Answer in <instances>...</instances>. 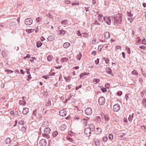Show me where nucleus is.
I'll use <instances>...</instances> for the list:
<instances>
[{
  "instance_id": "obj_49",
  "label": "nucleus",
  "mask_w": 146,
  "mask_h": 146,
  "mask_svg": "<svg viewBox=\"0 0 146 146\" xmlns=\"http://www.w3.org/2000/svg\"><path fill=\"white\" fill-rule=\"evenodd\" d=\"M100 81V80L98 79H94L93 80V82H96V83H99Z\"/></svg>"
},
{
  "instance_id": "obj_25",
  "label": "nucleus",
  "mask_w": 146,
  "mask_h": 146,
  "mask_svg": "<svg viewBox=\"0 0 146 146\" xmlns=\"http://www.w3.org/2000/svg\"><path fill=\"white\" fill-rule=\"evenodd\" d=\"M11 141V139L9 138H7L5 141V143L7 144L10 143Z\"/></svg>"
},
{
  "instance_id": "obj_5",
  "label": "nucleus",
  "mask_w": 146,
  "mask_h": 146,
  "mask_svg": "<svg viewBox=\"0 0 146 146\" xmlns=\"http://www.w3.org/2000/svg\"><path fill=\"white\" fill-rule=\"evenodd\" d=\"M91 131H92L89 128H88V127H87L85 129L84 133L86 136L88 137L90 136Z\"/></svg>"
},
{
  "instance_id": "obj_24",
  "label": "nucleus",
  "mask_w": 146,
  "mask_h": 146,
  "mask_svg": "<svg viewBox=\"0 0 146 146\" xmlns=\"http://www.w3.org/2000/svg\"><path fill=\"white\" fill-rule=\"evenodd\" d=\"M19 104L21 105H25L26 104V102L23 100H20L19 102Z\"/></svg>"
},
{
  "instance_id": "obj_21",
  "label": "nucleus",
  "mask_w": 146,
  "mask_h": 146,
  "mask_svg": "<svg viewBox=\"0 0 146 146\" xmlns=\"http://www.w3.org/2000/svg\"><path fill=\"white\" fill-rule=\"evenodd\" d=\"M133 113H132L131 115H129V116L128 118V119L129 121L131 122L132 121L133 118Z\"/></svg>"
},
{
  "instance_id": "obj_56",
  "label": "nucleus",
  "mask_w": 146,
  "mask_h": 146,
  "mask_svg": "<svg viewBox=\"0 0 146 146\" xmlns=\"http://www.w3.org/2000/svg\"><path fill=\"white\" fill-rule=\"evenodd\" d=\"M82 34H81L80 31H77V35L78 36H80V37L82 36Z\"/></svg>"
},
{
  "instance_id": "obj_58",
  "label": "nucleus",
  "mask_w": 146,
  "mask_h": 146,
  "mask_svg": "<svg viewBox=\"0 0 146 146\" xmlns=\"http://www.w3.org/2000/svg\"><path fill=\"white\" fill-rule=\"evenodd\" d=\"M65 3L67 4H69L71 3L70 1L68 0H66L65 1Z\"/></svg>"
},
{
  "instance_id": "obj_51",
  "label": "nucleus",
  "mask_w": 146,
  "mask_h": 146,
  "mask_svg": "<svg viewBox=\"0 0 146 146\" xmlns=\"http://www.w3.org/2000/svg\"><path fill=\"white\" fill-rule=\"evenodd\" d=\"M30 57V55L29 54H27V55L23 57V59H25L26 58H29Z\"/></svg>"
},
{
  "instance_id": "obj_2",
  "label": "nucleus",
  "mask_w": 146,
  "mask_h": 146,
  "mask_svg": "<svg viewBox=\"0 0 146 146\" xmlns=\"http://www.w3.org/2000/svg\"><path fill=\"white\" fill-rule=\"evenodd\" d=\"M50 131L51 129L49 127H47L45 128L44 130V133L42 134V136L46 139H49L50 136L48 134L50 133Z\"/></svg>"
},
{
  "instance_id": "obj_11",
  "label": "nucleus",
  "mask_w": 146,
  "mask_h": 146,
  "mask_svg": "<svg viewBox=\"0 0 146 146\" xmlns=\"http://www.w3.org/2000/svg\"><path fill=\"white\" fill-rule=\"evenodd\" d=\"M66 111L64 110H61L59 111V114L61 116L65 117L66 115Z\"/></svg>"
},
{
  "instance_id": "obj_40",
  "label": "nucleus",
  "mask_w": 146,
  "mask_h": 146,
  "mask_svg": "<svg viewBox=\"0 0 146 146\" xmlns=\"http://www.w3.org/2000/svg\"><path fill=\"white\" fill-rule=\"evenodd\" d=\"M108 137L110 139L112 140L113 139V135L110 134L109 135Z\"/></svg>"
},
{
  "instance_id": "obj_52",
  "label": "nucleus",
  "mask_w": 146,
  "mask_h": 146,
  "mask_svg": "<svg viewBox=\"0 0 146 146\" xmlns=\"http://www.w3.org/2000/svg\"><path fill=\"white\" fill-rule=\"evenodd\" d=\"M122 94V92L121 91H118L117 93V95L119 96H121Z\"/></svg>"
},
{
  "instance_id": "obj_42",
  "label": "nucleus",
  "mask_w": 146,
  "mask_h": 146,
  "mask_svg": "<svg viewBox=\"0 0 146 146\" xmlns=\"http://www.w3.org/2000/svg\"><path fill=\"white\" fill-rule=\"evenodd\" d=\"M108 139V137L106 136H105L103 137V140L104 142L106 141Z\"/></svg>"
},
{
  "instance_id": "obj_47",
  "label": "nucleus",
  "mask_w": 146,
  "mask_h": 146,
  "mask_svg": "<svg viewBox=\"0 0 146 146\" xmlns=\"http://www.w3.org/2000/svg\"><path fill=\"white\" fill-rule=\"evenodd\" d=\"M61 60H62L63 62H64V61L67 62L68 61V58H62L61 59Z\"/></svg>"
},
{
  "instance_id": "obj_3",
  "label": "nucleus",
  "mask_w": 146,
  "mask_h": 146,
  "mask_svg": "<svg viewBox=\"0 0 146 146\" xmlns=\"http://www.w3.org/2000/svg\"><path fill=\"white\" fill-rule=\"evenodd\" d=\"M33 23V20L30 18L26 19L25 20V24L27 25H31Z\"/></svg>"
},
{
  "instance_id": "obj_41",
  "label": "nucleus",
  "mask_w": 146,
  "mask_h": 146,
  "mask_svg": "<svg viewBox=\"0 0 146 146\" xmlns=\"http://www.w3.org/2000/svg\"><path fill=\"white\" fill-rule=\"evenodd\" d=\"M103 15L102 14H100L98 16V18L99 21H101V19L102 18Z\"/></svg>"
},
{
  "instance_id": "obj_28",
  "label": "nucleus",
  "mask_w": 146,
  "mask_h": 146,
  "mask_svg": "<svg viewBox=\"0 0 146 146\" xmlns=\"http://www.w3.org/2000/svg\"><path fill=\"white\" fill-rule=\"evenodd\" d=\"M46 15L50 19H52L53 18V16L52 15H51L50 13H46Z\"/></svg>"
},
{
  "instance_id": "obj_19",
  "label": "nucleus",
  "mask_w": 146,
  "mask_h": 146,
  "mask_svg": "<svg viewBox=\"0 0 146 146\" xmlns=\"http://www.w3.org/2000/svg\"><path fill=\"white\" fill-rule=\"evenodd\" d=\"M66 128V126L65 124L62 125L60 127V129L61 131L64 130Z\"/></svg>"
},
{
  "instance_id": "obj_38",
  "label": "nucleus",
  "mask_w": 146,
  "mask_h": 146,
  "mask_svg": "<svg viewBox=\"0 0 146 146\" xmlns=\"http://www.w3.org/2000/svg\"><path fill=\"white\" fill-rule=\"evenodd\" d=\"M104 46V45L102 44L99 46L98 49L99 50V51H101L102 48Z\"/></svg>"
},
{
  "instance_id": "obj_62",
  "label": "nucleus",
  "mask_w": 146,
  "mask_h": 146,
  "mask_svg": "<svg viewBox=\"0 0 146 146\" xmlns=\"http://www.w3.org/2000/svg\"><path fill=\"white\" fill-rule=\"evenodd\" d=\"M19 123L20 124L22 125H24V121H20V122H19Z\"/></svg>"
},
{
  "instance_id": "obj_63",
  "label": "nucleus",
  "mask_w": 146,
  "mask_h": 146,
  "mask_svg": "<svg viewBox=\"0 0 146 146\" xmlns=\"http://www.w3.org/2000/svg\"><path fill=\"white\" fill-rule=\"evenodd\" d=\"M122 56L123 58H125V53L124 52H122Z\"/></svg>"
},
{
  "instance_id": "obj_32",
  "label": "nucleus",
  "mask_w": 146,
  "mask_h": 146,
  "mask_svg": "<svg viewBox=\"0 0 146 146\" xmlns=\"http://www.w3.org/2000/svg\"><path fill=\"white\" fill-rule=\"evenodd\" d=\"M143 104L145 107H146V99H143L142 100Z\"/></svg>"
},
{
  "instance_id": "obj_34",
  "label": "nucleus",
  "mask_w": 146,
  "mask_h": 146,
  "mask_svg": "<svg viewBox=\"0 0 146 146\" xmlns=\"http://www.w3.org/2000/svg\"><path fill=\"white\" fill-rule=\"evenodd\" d=\"M46 106H51V101L49 100L48 101L47 103H46Z\"/></svg>"
},
{
  "instance_id": "obj_1",
  "label": "nucleus",
  "mask_w": 146,
  "mask_h": 146,
  "mask_svg": "<svg viewBox=\"0 0 146 146\" xmlns=\"http://www.w3.org/2000/svg\"><path fill=\"white\" fill-rule=\"evenodd\" d=\"M113 20L115 25H119L122 22V16L120 15H117L113 17Z\"/></svg>"
},
{
  "instance_id": "obj_46",
  "label": "nucleus",
  "mask_w": 146,
  "mask_h": 146,
  "mask_svg": "<svg viewBox=\"0 0 146 146\" xmlns=\"http://www.w3.org/2000/svg\"><path fill=\"white\" fill-rule=\"evenodd\" d=\"M65 79L66 80V81L68 82V80H70L71 78L70 77H64Z\"/></svg>"
},
{
  "instance_id": "obj_7",
  "label": "nucleus",
  "mask_w": 146,
  "mask_h": 146,
  "mask_svg": "<svg viewBox=\"0 0 146 146\" xmlns=\"http://www.w3.org/2000/svg\"><path fill=\"white\" fill-rule=\"evenodd\" d=\"M86 114L87 115H90L92 113V110L91 108H87L85 110Z\"/></svg>"
},
{
  "instance_id": "obj_31",
  "label": "nucleus",
  "mask_w": 146,
  "mask_h": 146,
  "mask_svg": "<svg viewBox=\"0 0 146 146\" xmlns=\"http://www.w3.org/2000/svg\"><path fill=\"white\" fill-rule=\"evenodd\" d=\"M132 74L136 76H137L138 75V74L137 72L135 70H134L132 71Z\"/></svg>"
},
{
  "instance_id": "obj_61",
  "label": "nucleus",
  "mask_w": 146,
  "mask_h": 146,
  "mask_svg": "<svg viewBox=\"0 0 146 146\" xmlns=\"http://www.w3.org/2000/svg\"><path fill=\"white\" fill-rule=\"evenodd\" d=\"M34 59L36 60V58L34 57H32L30 59V61L31 62H34Z\"/></svg>"
},
{
  "instance_id": "obj_36",
  "label": "nucleus",
  "mask_w": 146,
  "mask_h": 146,
  "mask_svg": "<svg viewBox=\"0 0 146 146\" xmlns=\"http://www.w3.org/2000/svg\"><path fill=\"white\" fill-rule=\"evenodd\" d=\"M37 110H35L34 111H33V114L34 116H35V117H36V116L37 113Z\"/></svg>"
},
{
  "instance_id": "obj_30",
  "label": "nucleus",
  "mask_w": 146,
  "mask_h": 146,
  "mask_svg": "<svg viewBox=\"0 0 146 146\" xmlns=\"http://www.w3.org/2000/svg\"><path fill=\"white\" fill-rule=\"evenodd\" d=\"M58 134V132L56 131L52 133V135L54 137H56Z\"/></svg>"
},
{
  "instance_id": "obj_35",
  "label": "nucleus",
  "mask_w": 146,
  "mask_h": 146,
  "mask_svg": "<svg viewBox=\"0 0 146 146\" xmlns=\"http://www.w3.org/2000/svg\"><path fill=\"white\" fill-rule=\"evenodd\" d=\"M42 19V18L40 17H39L36 18V20L37 22L40 23V20Z\"/></svg>"
},
{
  "instance_id": "obj_54",
  "label": "nucleus",
  "mask_w": 146,
  "mask_h": 146,
  "mask_svg": "<svg viewBox=\"0 0 146 146\" xmlns=\"http://www.w3.org/2000/svg\"><path fill=\"white\" fill-rule=\"evenodd\" d=\"M33 30L32 29H27L26 31L28 33H31L33 31Z\"/></svg>"
},
{
  "instance_id": "obj_59",
  "label": "nucleus",
  "mask_w": 146,
  "mask_h": 146,
  "mask_svg": "<svg viewBox=\"0 0 146 146\" xmlns=\"http://www.w3.org/2000/svg\"><path fill=\"white\" fill-rule=\"evenodd\" d=\"M99 58H97L96 59V60H95V63L96 64H98L99 62Z\"/></svg>"
},
{
  "instance_id": "obj_50",
  "label": "nucleus",
  "mask_w": 146,
  "mask_h": 146,
  "mask_svg": "<svg viewBox=\"0 0 146 146\" xmlns=\"http://www.w3.org/2000/svg\"><path fill=\"white\" fill-rule=\"evenodd\" d=\"M101 90L103 92H105L107 91L106 89L104 88H101Z\"/></svg>"
},
{
  "instance_id": "obj_55",
  "label": "nucleus",
  "mask_w": 146,
  "mask_h": 146,
  "mask_svg": "<svg viewBox=\"0 0 146 146\" xmlns=\"http://www.w3.org/2000/svg\"><path fill=\"white\" fill-rule=\"evenodd\" d=\"M82 87V85H79L78 86L76 87L75 88V90H78L79 89L81 88Z\"/></svg>"
},
{
  "instance_id": "obj_9",
  "label": "nucleus",
  "mask_w": 146,
  "mask_h": 146,
  "mask_svg": "<svg viewBox=\"0 0 146 146\" xmlns=\"http://www.w3.org/2000/svg\"><path fill=\"white\" fill-rule=\"evenodd\" d=\"M103 19L107 23L110 25L111 23V19L109 17H104L103 18Z\"/></svg>"
},
{
  "instance_id": "obj_10",
  "label": "nucleus",
  "mask_w": 146,
  "mask_h": 146,
  "mask_svg": "<svg viewBox=\"0 0 146 146\" xmlns=\"http://www.w3.org/2000/svg\"><path fill=\"white\" fill-rule=\"evenodd\" d=\"M40 145L41 146H45L46 144V141L44 139H42L40 141Z\"/></svg>"
},
{
  "instance_id": "obj_60",
  "label": "nucleus",
  "mask_w": 146,
  "mask_h": 146,
  "mask_svg": "<svg viewBox=\"0 0 146 146\" xmlns=\"http://www.w3.org/2000/svg\"><path fill=\"white\" fill-rule=\"evenodd\" d=\"M72 5H79V3H72Z\"/></svg>"
},
{
  "instance_id": "obj_48",
  "label": "nucleus",
  "mask_w": 146,
  "mask_h": 146,
  "mask_svg": "<svg viewBox=\"0 0 146 146\" xmlns=\"http://www.w3.org/2000/svg\"><path fill=\"white\" fill-rule=\"evenodd\" d=\"M5 72H8V73H9L10 72H11V73H13V71H12V70H8V69L5 70Z\"/></svg>"
},
{
  "instance_id": "obj_27",
  "label": "nucleus",
  "mask_w": 146,
  "mask_h": 146,
  "mask_svg": "<svg viewBox=\"0 0 146 146\" xmlns=\"http://www.w3.org/2000/svg\"><path fill=\"white\" fill-rule=\"evenodd\" d=\"M97 130V134H100L102 132V130L101 128L98 127L96 128Z\"/></svg>"
},
{
  "instance_id": "obj_29",
  "label": "nucleus",
  "mask_w": 146,
  "mask_h": 146,
  "mask_svg": "<svg viewBox=\"0 0 146 146\" xmlns=\"http://www.w3.org/2000/svg\"><path fill=\"white\" fill-rule=\"evenodd\" d=\"M82 55L81 54L80 52L77 55L76 57L78 60H80L82 57Z\"/></svg>"
},
{
  "instance_id": "obj_43",
  "label": "nucleus",
  "mask_w": 146,
  "mask_h": 146,
  "mask_svg": "<svg viewBox=\"0 0 146 146\" xmlns=\"http://www.w3.org/2000/svg\"><path fill=\"white\" fill-rule=\"evenodd\" d=\"M105 60V63L106 64H108L109 61V59L108 58H104V59Z\"/></svg>"
},
{
  "instance_id": "obj_16",
  "label": "nucleus",
  "mask_w": 146,
  "mask_h": 146,
  "mask_svg": "<svg viewBox=\"0 0 146 146\" xmlns=\"http://www.w3.org/2000/svg\"><path fill=\"white\" fill-rule=\"evenodd\" d=\"M110 33L108 32H106L104 33V37L106 39L109 38L110 37Z\"/></svg>"
},
{
  "instance_id": "obj_44",
  "label": "nucleus",
  "mask_w": 146,
  "mask_h": 146,
  "mask_svg": "<svg viewBox=\"0 0 146 146\" xmlns=\"http://www.w3.org/2000/svg\"><path fill=\"white\" fill-rule=\"evenodd\" d=\"M61 23L65 25H66L67 24L66 21V20H63L61 22Z\"/></svg>"
},
{
  "instance_id": "obj_37",
  "label": "nucleus",
  "mask_w": 146,
  "mask_h": 146,
  "mask_svg": "<svg viewBox=\"0 0 146 146\" xmlns=\"http://www.w3.org/2000/svg\"><path fill=\"white\" fill-rule=\"evenodd\" d=\"M60 34H61L64 35L66 33V32L62 29L60 30Z\"/></svg>"
},
{
  "instance_id": "obj_12",
  "label": "nucleus",
  "mask_w": 146,
  "mask_h": 146,
  "mask_svg": "<svg viewBox=\"0 0 146 146\" xmlns=\"http://www.w3.org/2000/svg\"><path fill=\"white\" fill-rule=\"evenodd\" d=\"M88 125H89L88 128L92 131H94L95 129V126L92 123H88Z\"/></svg>"
},
{
  "instance_id": "obj_14",
  "label": "nucleus",
  "mask_w": 146,
  "mask_h": 146,
  "mask_svg": "<svg viewBox=\"0 0 146 146\" xmlns=\"http://www.w3.org/2000/svg\"><path fill=\"white\" fill-rule=\"evenodd\" d=\"M55 37L54 36L52 35H50L49 37H48L47 39L48 40L51 41L55 39Z\"/></svg>"
},
{
  "instance_id": "obj_8",
  "label": "nucleus",
  "mask_w": 146,
  "mask_h": 146,
  "mask_svg": "<svg viewBox=\"0 0 146 146\" xmlns=\"http://www.w3.org/2000/svg\"><path fill=\"white\" fill-rule=\"evenodd\" d=\"M113 107V111L115 112L118 111L120 109V106L117 104L114 105Z\"/></svg>"
},
{
  "instance_id": "obj_39",
  "label": "nucleus",
  "mask_w": 146,
  "mask_h": 146,
  "mask_svg": "<svg viewBox=\"0 0 146 146\" xmlns=\"http://www.w3.org/2000/svg\"><path fill=\"white\" fill-rule=\"evenodd\" d=\"M88 74L86 73H82L80 74V78H81L82 77L86 75H88Z\"/></svg>"
},
{
  "instance_id": "obj_15",
  "label": "nucleus",
  "mask_w": 146,
  "mask_h": 146,
  "mask_svg": "<svg viewBox=\"0 0 146 146\" xmlns=\"http://www.w3.org/2000/svg\"><path fill=\"white\" fill-rule=\"evenodd\" d=\"M29 109L27 108H23L22 111L24 115H26L29 112Z\"/></svg>"
},
{
  "instance_id": "obj_33",
  "label": "nucleus",
  "mask_w": 146,
  "mask_h": 146,
  "mask_svg": "<svg viewBox=\"0 0 146 146\" xmlns=\"http://www.w3.org/2000/svg\"><path fill=\"white\" fill-rule=\"evenodd\" d=\"M125 49L126 51V52L128 54H130V48L127 47H126L125 48Z\"/></svg>"
},
{
  "instance_id": "obj_22",
  "label": "nucleus",
  "mask_w": 146,
  "mask_h": 146,
  "mask_svg": "<svg viewBox=\"0 0 146 146\" xmlns=\"http://www.w3.org/2000/svg\"><path fill=\"white\" fill-rule=\"evenodd\" d=\"M42 45V44L40 41H38L36 42V46L38 48L40 47Z\"/></svg>"
},
{
  "instance_id": "obj_13",
  "label": "nucleus",
  "mask_w": 146,
  "mask_h": 146,
  "mask_svg": "<svg viewBox=\"0 0 146 146\" xmlns=\"http://www.w3.org/2000/svg\"><path fill=\"white\" fill-rule=\"evenodd\" d=\"M94 141L95 145L97 146H99L100 145V141L96 139L95 138L94 139Z\"/></svg>"
},
{
  "instance_id": "obj_6",
  "label": "nucleus",
  "mask_w": 146,
  "mask_h": 146,
  "mask_svg": "<svg viewBox=\"0 0 146 146\" xmlns=\"http://www.w3.org/2000/svg\"><path fill=\"white\" fill-rule=\"evenodd\" d=\"M105 102V100L104 98L103 97H101L99 99V104L101 105H102L104 104Z\"/></svg>"
},
{
  "instance_id": "obj_17",
  "label": "nucleus",
  "mask_w": 146,
  "mask_h": 146,
  "mask_svg": "<svg viewBox=\"0 0 146 146\" xmlns=\"http://www.w3.org/2000/svg\"><path fill=\"white\" fill-rule=\"evenodd\" d=\"M106 72L108 74H111L112 71L111 70L109 67H106L105 69Z\"/></svg>"
},
{
  "instance_id": "obj_45",
  "label": "nucleus",
  "mask_w": 146,
  "mask_h": 146,
  "mask_svg": "<svg viewBox=\"0 0 146 146\" xmlns=\"http://www.w3.org/2000/svg\"><path fill=\"white\" fill-rule=\"evenodd\" d=\"M127 14L128 16L129 17H132L133 16V15L130 12H127Z\"/></svg>"
},
{
  "instance_id": "obj_4",
  "label": "nucleus",
  "mask_w": 146,
  "mask_h": 146,
  "mask_svg": "<svg viewBox=\"0 0 146 146\" xmlns=\"http://www.w3.org/2000/svg\"><path fill=\"white\" fill-rule=\"evenodd\" d=\"M103 118L102 115H100L99 116H98L96 117L95 121L98 123H100L102 121Z\"/></svg>"
},
{
  "instance_id": "obj_57",
  "label": "nucleus",
  "mask_w": 146,
  "mask_h": 146,
  "mask_svg": "<svg viewBox=\"0 0 146 146\" xmlns=\"http://www.w3.org/2000/svg\"><path fill=\"white\" fill-rule=\"evenodd\" d=\"M94 24L97 25H100V23H98V22L97 20L95 21V22L94 23Z\"/></svg>"
},
{
  "instance_id": "obj_23",
  "label": "nucleus",
  "mask_w": 146,
  "mask_h": 146,
  "mask_svg": "<svg viewBox=\"0 0 146 146\" xmlns=\"http://www.w3.org/2000/svg\"><path fill=\"white\" fill-rule=\"evenodd\" d=\"M47 58L48 61H51L53 60V56L52 55H49L47 57Z\"/></svg>"
},
{
  "instance_id": "obj_18",
  "label": "nucleus",
  "mask_w": 146,
  "mask_h": 146,
  "mask_svg": "<svg viewBox=\"0 0 146 146\" xmlns=\"http://www.w3.org/2000/svg\"><path fill=\"white\" fill-rule=\"evenodd\" d=\"M70 45V44L69 42H66L64 43L63 46L65 48H67L69 47Z\"/></svg>"
},
{
  "instance_id": "obj_53",
  "label": "nucleus",
  "mask_w": 146,
  "mask_h": 146,
  "mask_svg": "<svg viewBox=\"0 0 146 146\" xmlns=\"http://www.w3.org/2000/svg\"><path fill=\"white\" fill-rule=\"evenodd\" d=\"M42 77L44 78L45 79H47L49 78V76L48 75L43 76H42Z\"/></svg>"
},
{
  "instance_id": "obj_64",
  "label": "nucleus",
  "mask_w": 146,
  "mask_h": 146,
  "mask_svg": "<svg viewBox=\"0 0 146 146\" xmlns=\"http://www.w3.org/2000/svg\"><path fill=\"white\" fill-rule=\"evenodd\" d=\"M96 39H94V40L92 41V43L93 44H95V43L96 42Z\"/></svg>"
},
{
  "instance_id": "obj_26",
  "label": "nucleus",
  "mask_w": 146,
  "mask_h": 146,
  "mask_svg": "<svg viewBox=\"0 0 146 146\" xmlns=\"http://www.w3.org/2000/svg\"><path fill=\"white\" fill-rule=\"evenodd\" d=\"M82 36L85 38H87L88 36V34L87 33H84L82 34Z\"/></svg>"
},
{
  "instance_id": "obj_20",
  "label": "nucleus",
  "mask_w": 146,
  "mask_h": 146,
  "mask_svg": "<svg viewBox=\"0 0 146 146\" xmlns=\"http://www.w3.org/2000/svg\"><path fill=\"white\" fill-rule=\"evenodd\" d=\"M103 116V118L104 117L105 120L106 121H107L109 120V117L108 116V115H102Z\"/></svg>"
}]
</instances>
